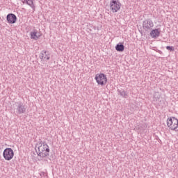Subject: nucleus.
Instances as JSON below:
<instances>
[{"instance_id":"nucleus-1","label":"nucleus","mask_w":178,"mask_h":178,"mask_svg":"<svg viewBox=\"0 0 178 178\" xmlns=\"http://www.w3.org/2000/svg\"><path fill=\"white\" fill-rule=\"evenodd\" d=\"M35 149L37 155L40 158H47V156H49V147H47V146L39 145L37 147V145H35Z\"/></svg>"},{"instance_id":"nucleus-2","label":"nucleus","mask_w":178,"mask_h":178,"mask_svg":"<svg viewBox=\"0 0 178 178\" xmlns=\"http://www.w3.org/2000/svg\"><path fill=\"white\" fill-rule=\"evenodd\" d=\"M120 8H122V3L119 0H111L110 1V10L113 13L119 12Z\"/></svg>"},{"instance_id":"nucleus-3","label":"nucleus","mask_w":178,"mask_h":178,"mask_svg":"<svg viewBox=\"0 0 178 178\" xmlns=\"http://www.w3.org/2000/svg\"><path fill=\"white\" fill-rule=\"evenodd\" d=\"M95 79L99 86H105V84L108 83V78H106V75H105V74H97Z\"/></svg>"},{"instance_id":"nucleus-4","label":"nucleus","mask_w":178,"mask_h":178,"mask_svg":"<svg viewBox=\"0 0 178 178\" xmlns=\"http://www.w3.org/2000/svg\"><path fill=\"white\" fill-rule=\"evenodd\" d=\"M167 126L170 130H176L178 127V120L176 118H170L167 120Z\"/></svg>"},{"instance_id":"nucleus-5","label":"nucleus","mask_w":178,"mask_h":178,"mask_svg":"<svg viewBox=\"0 0 178 178\" xmlns=\"http://www.w3.org/2000/svg\"><path fill=\"white\" fill-rule=\"evenodd\" d=\"M3 156L6 161H10L15 156V152L12 148H6L3 152Z\"/></svg>"},{"instance_id":"nucleus-6","label":"nucleus","mask_w":178,"mask_h":178,"mask_svg":"<svg viewBox=\"0 0 178 178\" xmlns=\"http://www.w3.org/2000/svg\"><path fill=\"white\" fill-rule=\"evenodd\" d=\"M15 109L18 115H22V113H26V106L23 104L22 102H18L15 103Z\"/></svg>"},{"instance_id":"nucleus-7","label":"nucleus","mask_w":178,"mask_h":178,"mask_svg":"<svg viewBox=\"0 0 178 178\" xmlns=\"http://www.w3.org/2000/svg\"><path fill=\"white\" fill-rule=\"evenodd\" d=\"M152 27H154V22L151 19H147L143 21V28L145 31H148V30H152Z\"/></svg>"},{"instance_id":"nucleus-8","label":"nucleus","mask_w":178,"mask_h":178,"mask_svg":"<svg viewBox=\"0 0 178 178\" xmlns=\"http://www.w3.org/2000/svg\"><path fill=\"white\" fill-rule=\"evenodd\" d=\"M6 20L10 24H15L17 20V17L13 13H9L6 16Z\"/></svg>"},{"instance_id":"nucleus-9","label":"nucleus","mask_w":178,"mask_h":178,"mask_svg":"<svg viewBox=\"0 0 178 178\" xmlns=\"http://www.w3.org/2000/svg\"><path fill=\"white\" fill-rule=\"evenodd\" d=\"M49 56V52L47 51H42V52L40 54V58L41 60H44V59H46V60H49L50 59Z\"/></svg>"},{"instance_id":"nucleus-10","label":"nucleus","mask_w":178,"mask_h":178,"mask_svg":"<svg viewBox=\"0 0 178 178\" xmlns=\"http://www.w3.org/2000/svg\"><path fill=\"white\" fill-rule=\"evenodd\" d=\"M150 35L152 38H158L161 35V29L159 28L152 30Z\"/></svg>"},{"instance_id":"nucleus-11","label":"nucleus","mask_w":178,"mask_h":178,"mask_svg":"<svg viewBox=\"0 0 178 178\" xmlns=\"http://www.w3.org/2000/svg\"><path fill=\"white\" fill-rule=\"evenodd\" d=\"M22 3H26V5H29L33 9V10H35V6L34 5V0H21Z\"/></svg>"},{"instance_id":"nucleus-12","label":"nucleus","mask_w":178,"mask_h":178,"mask_svg":"<svg viewBox=\"0 0 178 178\" xmlns=\"http://www.w3.org/2000/svg\"><path fill=\"white\" fill-rule=\"evenodd\" d=\"M159 99H161V93L159 92H155L154 93L153 102L158 104V102H161Z\"/></svg>"},{"instance_id":"nucleus-13","label":"nucleus","mask_w":178,"mask_h":178,"mask_svg":"<svg viewBox=\"0 0 178 178\" xmlns=\"http://www.w3.org/2000/svg\"><path fill=\"white\" fill-rule=\"evenodd\" d=\"M115 51H118V52H123L124 51V45L122 42H119L115 46Z\"/></svg>"},{"instance_id":"nucleus-14","label":"nucleus","mask_w":178,"mask_h":178,"mask_svg":"<svg viewBox=\"0 0 178 178\" xmlns=\"http://www.w3.org/2000/svg\"><path fill=\"white\" fill-rule=\"evenodd\" d=\"M118 94H120V95L121 97H122L123 98H127V97H129V95L127 94V92L125 91L123 89H121V90H118Z\"/></svg>"},{"instance_id":"nucleus-15","label":"nucleus","mask_w":178,"mask_h":178,"mask_svg":"<svg viewBox=\"0 0 178 178\" xmlns=\"http://www.w3.org/2000/svg\"><path fill=\"white\" fill-rule=\"evenodd\" d=\"M38 31L36 29H34L33 32L30 33L31 38L32 40H37L38 38H40V36L37 35Z\"/></svg>"},{"instance_id":"nucleus-16","label":"nucleus","mask_w":178,"mask_h":178,"mask_svg":"<svg viewBox=\"0 0 178 178\" xmlns=\"http://www.w3.org/2000/svg\"><path fill=\"white\" fill-rule=\"evenodd\" d=\"M37 147H40V145H42V147H47V148H49V146L47 144L46 142H42V140H40L37 144Z\"/></svg>"},{"instance_id":"nucleus-17","label":"nucleus","mask_w":178,"mask_h":178,"mask_svg":"<svg viewBox=\"0 0 178 178\" xmlns=\"http://www.w3.org/2000/svg\"><path fill=\"white\" fill-rule=\"evenodd\" d=\"M165 48L168 51H170V52H173V51H175V47L172 46H167Z\"/></svg>"},{"instance_id":"nucleus-18","label":"nucleus","mask_w":178,"mask_h":178,"mask_svg":"<svg viewBox=\"0 0 178 178\" xmlns=\"http://www.w3.org/2000/svg\"><path fill=\"white\" fill-rule=\"evenodd\" d=\"M51 159H55V157H54V156H51Z\"/></svg>"}]
</instances>
